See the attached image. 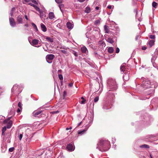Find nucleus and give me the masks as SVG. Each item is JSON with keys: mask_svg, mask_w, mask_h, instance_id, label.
I'll return each instance as SVG.
<instances>
[{"mask_svg": "<svg viewBox=\"0 0 158 158\" xmlns=\"http://www.w3.org/2000/svg\"><path fill=\"white\" fill-rule=\"evenodd\" d=\"M82 52L84 53L87 54L88 52L85 46H83L81 48Z\"/></svg>", "mask_w": 158, "mask_h": 158, "instance_id": "nucleus-13", "label": "nucleus"}, {"mask_svg": "<svg viewBox=\"0 0 158 158\" xmlns=\"http://www.w3.org/2000/svg\"><path fill=\"white\" fill-rule=\"evenodd\" d=\"M55 56L53 54H49L46 56V58L47 61L49 63H52V60L54 58Z\"/></svg>", "mask_w": 158, "mask_h": 158, "instance_id": "nucleus-6", "label": "nucleus"}, {"mask_svg": "<svg viewBox=\"0 0 158 158\" xmlns=\"http://www.w3.org/2000/svg\"><path fill=\"white\" fill-rule=\"evenodd\" d=\"M141 86L143 88L146 89L152 87L153 85L151 84V83L148 79H144L142 82Z\"/></svg>", "mask_w": 158, "mask_h": 158, "instance_id": "nucleus-4", "label": "nucleus"}, {"mask_svg": "<svg viewBox=\"0 0 158 158\" xmlns=\"http://www.w3.org/2000/svg\"><path fill=\"white\" fill-rule=\"evenodd\" d=\"M108 26L106 25H105L104 26V29L106 33H108L109 32V30L108 28Z\"/></svg>", "mask_w": 158, "mask_h": 158, "instance_id": "nucleus-28", "label": "nucleus"}, {"mask_svg": "<svg viewBox=\"0 0 158 158\" xmlns=\"http://www.w3.org/2000/svg\"><path fill=\"white\" fill-rule=\"evenodd\" d=\"M153 65L154 67L156 68L157 69H158V67L157 65H156V64H153Z\"/></svg>", "mask_w": 158, "mask_h": 158, "instance_id": "nucleus-56", "label": "nucleus"}, {"mask_svg": "<svg viewBox=\"0 0 158 158\" xmlns=\"http://www.w3.org/2000/svg\"><path fill=\"white\" fill-rule=\"evenodd\" d=\"M67 93L65 91H64L63 92V96L64 97L66 95Z\"/></svg>", "mask_w": 158, "mask_h": 158, "instance_id": "nucleus-53", "label": "nucleus"}, {"mask_svg": "<svg viewBox=\"0 0 158 158\" xmlns=\"http://www.w3.org/2000/svg\"><path fill=\"white\" fill-rule=\"evenodd\" d=\"M25 19L27 20H28V18H27V16L26 15H25Z\"/></svg>", "mask_w": 158, "mask_h": 158, "instance_id": "nucleus-62", "label": "nucleus"}, {"mask_svg": "<svg viewBox=\"0 0 158 158\" xmlns=\"http://www.w3.org/2000/svg\"><path fill=\"white\" fill-rule=\"evenodd\" d=\"M109 104L106 103L104 105L103 107V109H105V110H107V109H110V108H111V106L109 107Z\"/></svg>", "mask_w": 158, "mask_h": 158, "instance_id": "nucleus-20", "label": "nucleus"}, {"mask_svg": "<svg viewBox=\"0 0 158 158\" xmlns=\"http://www.w3.org/2000/svg\"><path fill=\"white\" fill-rule=\"evenodd\" d=\"M13 122L11 120H9L8 122L6 123L7 124V128L9 129L11 127L12 125Z\"/></svg>", "mask_w": 158, "mask_h": 158, "instance_id": "nucleus-14", "label": "nucleus"}, {"mask_svg": "<svg viewBox=\"0 0 158 158\" xmlns=\"http://www.w3.org/2000/svg\"><path fill=\"white\" fill-rule=\"evenodd\" d=\"M14 149V148L13 147L10 148L9 149V151L10 152H12L13 151Z\"/></svg>", "mask_w": 158, "mask_h": 158, "instance_id": "nucleus-47", "label": "nucleus"}, {"mask_svg": "<svg viewBox=\"0 0 158 158\" xmlns=\"http://www.w3.org/2000/svg\"><path fill=\"white\" fill-rule=\"evenodd\" d=\"M108 52L110 53H112L114 51V48L112 47H109L108 49Z\"/></svg>", "mask_w": 158, "mask_h": 158, "instance_id": "nucleus-26", "label": "nucleus"}, {"mask_svg": "<svg viewBox=\"0 0 158 158\" xmlns=\"http://www.w3.org/2000/svg\"><path fill=\"white\" fill-rule=\"evenodd\" d=\"M121 71L122 72H124L126 71L127 70L126 68V67L124 66V64H123L120 67Z\"/></svg>", "mask_w": 158, "mask_h": 158, "instance_id": "nucleus-21", "label": "nucleus"}, {"mask_svg": "<svg viewBox=\"0 0 158 158\" xmlns=\"http://www.w3.org/2000/svg\"><path fill=\"white\" fill-rule=\"evenodd\" d=\"M85 0H78V1L81 2H84Z\"/></svg>", "mask_w": 158, "mask_h": 158, "instance_id": "nucleus-61", "label": "nucleus"}, {"mask_svg": "<svg viewBox=\"0 0 158 158\" xmlns=\"http://www.w3.org/2000/svg\"><path fill=\"white\" fill-rule=\"evenodd\" d=\"M95 9L97 10H98L99 9V7L98 6H96L95 8Z\"/></svg>", "mask_w": 158, "mask_h": 158, "instance_id": "nucleus-64", "label": "nucleus"}, {"mask_svg": "<svg viewBox=\"0 0 158 158\" xmlns=\"http://www.w3.org/2000/svg\"><path fill=\"white\" fill-rule=\"evenodd\" d=\"M139 37V36L137 35L135 38L136 40H138Z\"/></svg>", "mask_w": 158, "mask_h": 158, "instance_id": "nucleus-59", "label": "nucleus"}, {"mask_svg": "<svg viewBox=\"0 0 158 158\" xmlns=\"http://www.w3.org/2000/svg\"><path fill=\"white\" fill-rule=\"evenodd\" d=\"M73 83H70L69 85V87H72L73 86Z\"/></svg>", "mask_w": 158, "mask_h": 158, "instance_id": "nucleus-54", "label": "nucleus"}, {"mask_svg": "<svg viewBox=\"0 0 158 158\" xmlns=\"http://www.w3.org/2000/svg\"><path fill=\"white\" fill-rule=\"evenodd\" d=\"M31 24L32 26L35 29V30L37 31H38L37 28L35 24L33 23H32Z\"/></svg>", "mask_w": 158, "mask_h": 158, "instance_id": "nucleus-34", "label": "nucleus"}, {"mask_svg": "<svg viewBox=\"0 0 158 158\" xmlns=\"http://www.w3.org/2000/svg\"><path fill=\"white\" fill-rule=\"evenodd\" d=\"M149 38L151 39H154L155 38V36L154 35H151L149 36Z\"/></svg>", "mask_w": 158, "mask_h": 158, "instance_id": "nucleus-45", "label": "nucleus"}, {"mask_svg": "<svg viewBox=\"0 0 158 158\" xmlns=\"http://www.w3.org/2000/svg\"><path fill=\"white\" fill-rule=\"evenodd\" d=\"M6 126H4L2 129V135L3 136H5V131H6L7 128Z\"/></svg>", "mask_w": 158, "mask_h": 158, "instance_id": "nucleus-25", "label": "nucleus"}, {"mask_svg": "<svg viewBox=\"0 0 158 158\" xmlns=\"http://www.w3.org/2000/svg\"><path fill=\"white\" fill-rule=\"evenodd\" d=\"M140 148H149V147L148 145L146 144H143L140 146Z\"/></svg>", "mask_w": 158, "mask_h": 158, "instance_id": "nucleus-29", "label": "nucleus"}, {"mask_svg": "<svg viewBox=\"0 0 158 158\" xmlns=\"http://www.w3.org/2000/svg\"><path fill=\"white\" fill-rule=\"evenodd\" d=\"M29 41L31 45L35 46V45H37L38 44L39 41L38 40L35 39L32 40L31 42H30Z\"/></svg>", "mask_w": 158, "mask_h": 158, "instance_id": "nucleus-11", "label": "nucleus"}, {"mask_svg": "<svg viewBox=\"0 0 158 158\" xmlns=\"http://www.w3.org/2000/svg\"><path fill=\"white\" fill-rule=\"evenodd\" d=\"M59 7L60 10L62 11V9L61 8H63L64 6V5L63 4H59Z\"/></svg>", "mask_w": 158, "mask_h": 158, "instance_id": "nucleus-37", "label": "nucleus"}, {"mask_svg": "<svg viewBox=\"0 0 158 158\" xmlns=\"http://www.w3.org/2000/svg\"><path fill=\"white\" fill-rule=\"evenodd\" d=\"M107 7L109 9H113L114 6H111L110 5H109L107 6Z\"/></svg>", "mask_w": 158, "mask_h": 158, "instance_id": "nucleus-38", "label": "nucleus"}, {"mask_svg": "<svg viewBox=\"0 0 158 158\" xmlns=\"http://www.w3.org/2000/svg\"><path fill=\"white\" fill-rule=\"evenodd\" d=\"M154 41L153 40H151L149 42V45L150 47H151L154 45Z\"/></svg>", "mask_w": 158, "mask_h": 158, "instance_id": "nucleus-30", "label": "nucleus"}, {"mask_svg": "<svg viewBox=\"0 0 158 158\" xmlns=\"http://www.w3.org/2000/svg\"><path fill=\"white\" fill-rule=\"evenodd\" d=\"M88 120L87 121L88 124H87V128L86 130H84L81 131H79L78 132V134L81 135H82L84 134L85 131H87V129L92 124L93 119H94V116L93 114H91L90 116L88 117Z\"/></svg>", "mask_w": 158, "mask_h": 158, "instance_id": "nucleus-3", "label": "nucleus"}, {"mask_svg": "<svg viewBox=\"0 0 158 158\" xmlns=\"http://www.w3.org/2000/svg\"><path fill=\"white\" fill-rule=\"evenodd\" d=\"M15 8L13 7L12 8L10 11V15L11 16H12L13 15L14 12L15 10Z\"/></svg>", "mask_w": 158, "mask_h": 158, "instance_id": "nucleus-27", "label": "nucleus"}, {"mask_svg": "<svg viewBox=\"0 0 158 158\" xmlns=\"http://www.w3.org/2000/svg\"><path fill=\"white\" fill-rule=\"evenodd\" d=\"M56 27L59 28H61L62 27L60 23L56 25Z\"/></svg>", "mask_w": 158, "mask_h": 158, "instance_id": "nucleus-49", "label": "nucleus"}, {"mask_svg": "<svg viewBox=\"0 0 158 158\" xmlns=\"http://www.w3.org/2000/svg\"><path fill=\"white\" fill-rule=\"evenodd\" d=\"M40 26L41 30L45 32L47 31V28L44 24L42 23H41L40 24Z\"/></svg>", "mask_w": 158, "mask_h": 158, "instance_id": "nucleus-16", "label": "nucleus"}, {"mask_svg": "<svg viewBox=\"0 0 158 158\" xmlns=\"http://www.w3.org/2000/svg\"><path fill=\"white\" fill-rule=\"evenodd\" d=\"M99 44L100 45V46H102V47H105L106 46V44L105 42L102 41H100L99 42Z\"/></svg>", "mask_w": 158, "mask_h": 158, "instance_id": "nucleus-31", "label": "nucleus"}, {"mask_svg": "<svg viewBox=\"0 0 158 158\" xmlns=\"http://www.w3.org/2000/svg\"><path fill=\"white\" fill-rule=\"evenodd\" d=\"M155 101L156 102V106H158V98H154L151 101L152 106H153V105H152V104Z\"/></svg>", "mask_w": 158, "mask_h": 158, "instance_id": "nucleus-23", "label": "nucleus"}, {"mask_svg": "<svg viewBox=\"0 0 158 158\" xmlns=\"http://www.w3.org/2000/svg\"><path fill=\"white\" fill-rule=\"evenodd\" d=\"M59 78L60 80H62L63 79V77L62 75L59 74L58 75Z\"/></svg>", "mask_w": 158, "mask_h": 158, "instance_id": "nucleus-40", "label": "nucleus"}, {"mask_svg": "<svg viewBox=\"0 0 158 158\" xmlns=\"http://www.w3.org/2000/svg\"><path fill=\"white\" fill-rule=\"evenodd\" d=\"M66 148L68 151L72 152L74 150L75 147L72 144L69 143L67 145Z\"/></svg>", "mask_w": 158, "mask_h": 158, "instance_id": "nucleus-8", "label": "nucleus"}, {"mask_svg": "<svg viewBox=\"0 0 158 158\" xmlns=\"http://www.w3.org/2000/svg\"><path fill=\"white\" fill-rule=\"evenodd\" d=\"M66 26L69 29H72L73 28V25L70 22H68L67 23Z\"/></svg>", "mask_w": 158, "mask_h": 158, "instance_id": "nucleus-18", "label": "nucleus"}, {"mask_svg": "<svg viewBox=\"0 0 158 158\" xmlns=\"http://www.w3.org/2000/svg\"><path fill=\"white\" fill-rule=\"evenodd\" d=\"M61 52L64 54H67V51L65 50H61Z\"/></svg>", "mask_w": 158, "mask_h": 158, "instance_id": "nucleus-52", "label": "nucleus"}, {"mask_svg": "<svg viewBox=\"0 0 158 158\" xmlns=\"http://www.w3.org/2000/svg\"><path fill=\"white\" fill-rule=\"evenodd\" d=\"M106 40L107 42L110 44H112L114 42V41L113 40L112 38L109 37H106Z\"/></svg>", "mask_w": 158, "mask_h": 158, "instance_id": "nucleus-17", "label": "nucleus"}, {"mask_svg": "<svg viewBox=\"0 0 158 158\" xmlns=\"http://www.w3.org/2000/svg\"><path fill=\"white\" fill-rule=\"evenodd\" d=\"M20 109H21L20 108H18L17 110V113H19L20 111H21V110Z\"/></svg>", "mask_w": 158, "mask_h": 158, "instance_id": "nucleus-55", "label": "nucleus"}, {"mask_svg": "<svg viewBox=\"0 0 158 158\" xmlns=\"http://www.w3.org/2000/svg\"><path fill=\"white\" fill-rule=\"evenodd\" d=\"M9 21L10 25L11 27H14L15 26L16 23L13 18L12 17L10 18H9Z\"/></svg>", "mask_w": 158, "mask_h": 158, "instance_id": "nucleus-9", "label": "nucleus"}, {"mask_svg": "<svg viewBox=\"0 0 158 158\" xmlns=\"http://www.w3.org/2000/svg\"><path fill=\"white\" fill-rule=\"evenodd\" d=\"M107 88L109 92L116 90L117 86L115 80L112 79H109L107 81Z\"/></svg>", "mask_w": 158, "mask_h": 158, "instance_id": "nucleus-2", "label": "nucleus"}, {"mask_svg": "<svg viewBox=\"0 0 158 158\" xmlns=\"http://www.w3.org/2000/svg\"><path fill=\"white\" fill-rule=\"evenodd\" d=\"M46 41H47L49 42L52 43L53 42V39L52 38L49 37H45Z\"/></svg>", "mask_w": 158, "mask_h": 158, "instance_id": "nucleus-24", "label": "nucleus"}, {"mask_svg": "<svg viewBox=\"0 0 158 158\" xmlns=\"http://www.w3.org/2000/svg\"><path fill=\"white\" fill-rule=\"evenodd\" d=\"M48 17L49 19H52L55 17L54 13L52 12H51L49 13Z\"/></svg>", "mask_w": 158, "mask_h": 158, "instance_id": "nucleus-19", "label": "nucleus"}, {"mask_svg": "<svg viewBox=\"0 0 158 158\" xmlns=\"http://www.w3.org/2000/svg\"><path fill=\"white\" fill-rule=\"evenodd\" d=\"M24 26L26 27H28L29 26V25L27 23L24 25Z\"/></svg>", "mask_w": 158, "mask_h": 158, "instance_id": "nucleus-60", "label": "nucleus"}, {"mask_svg": "<svg viewBox=\"0 0 158 158\" xmlns=\"http://www.w3.org/2000/svg\"><path fill=\"white\" fill-rule=\"evenodd\" d=\"M16 20L19 24H22L23 23V19L21 15L18 16L16 18Z\"/></svg>", "mask_w": 158, "mask_h": 158, "instance_id": "nucleus-10", "label": "nucleus"}, {"mask_svg": "<svg viewBox=\"0 0 158 158\" xmlns=\"http://www.w3.org/2000/svg\"><path fill=\"white\" fill-rule=\"evenodd\" d=\"M146 48H147L145 46L143 47L142 48V49L143 50H145L146 49Z\"/></svg>", "mask_w": 158, "mask_h": 158, "instance_id": "nucleus-58", "label": "nucleus"}, {"mask_svg": "<svg viewBox=\"0 0 158 158\" xmlns=\"http://www.w3.org/2000/svg\"><path fill=\"white\" fill-rule=\"evenodd\" d=\"M100 21L99 20H96V21H95V24L96 25H97V24H99L100 23Z\"/></svg>", "mask_w": 158, "mask_h": 158, "instance_id": "nucleus-46", "label": "nucleus"}, {"mask_svg": "<svg viewBox=\"0 0 158 158\" xmlns=\"http://www.w3.org/2000/svg\"><path fill=\"white\" fill-rule=\"evenodd\" d=\"M32 137L29 138H28V139H26V143L27 144H29L31 142V139Z\"/></svg>", "mask_w": 158, "mask_h": 158, "instance_id": "nucleus-32", "label": "nucleus"}, {"mask_svg": "<svg viewBox=\"0 0 158 158\" xmlns=\"http://www.w3.org/2000/svg\"><path fill=\"white\" fill-rule=\"evenodd\" d=\"M157 3L156 2H153L152 3V6L153 7L156 8L157 7Z\"/></svg>", "mask_w": 158, "mask_h": 158, "instance_id": "nucleus-35", "label": "nucleus"}, {"mask_svg": "<svg viewBox=\"0 0 158 158\" xmlns=\"http://www.w3.org/2000/svg\"><path fill=\"white\" fill-rule=\"evenodd\" d=\"M31 1L34 4H37V2L36 1V0H31Z\"/></svg>", "mask_w": 158, "mask_h": 158, "instance_id": "nucleus-50", "label": "nucleus"}, {"mask_svg": "<svg viewBox=\"0 0 158 158\" xmlns=\"http://www.w3.org/2000/svg\"><path fill=\"white\" fill-rule=\"evenodd\" d=\"M63 0H55L56 2L58 3L62 2Z\"/></svg>", "mask_w": 158, "mask_h": 158, "instance_id": "nucleus-44", "label": "nucleus"}, {"mask_svg": "<svg viewBox=\"0 0 158 158\" xmlns=\"http://www.w3.org/2000/svg\"><path fill=\"white\" fill-rule=\"evenodd\" d=\"M23 134H20L19 136V140H21L22 139V138L23 137Z\"/></svg>", "mask_w": 158, "mask_h": 158, "instance_id": "nucleus-42", "label": "nucleus"}, {"mask_svg": "<svg viewBox=\"0 0 158 158\" xmlns=\"http://www.w3.org/2000/svg\"><path fill=\"white\" fill-rule=\"evenodd\" d=\"M28 138L29 136L27 134H25V135H24V139H25V140L28 139Z\"/></svg>", "mask_w": 158, "mask_h": 158, "instance_id": "nucleus-41", "label": "nucleus"}, {"mask_svg": "<svg viewBox=\"0 0 158 158\" xmlns=\"http://www.w3.org/2000/svg\"><path fill=\"white\" fill-rule=\"evenodd\" d=\"M18 106L20 108V109H22V104L20 102H19L18 103Z\"/></svg>", "mask_w": 158, "mask_h": 158, "instance_id": "nucleus-43", "label": "nucleus"}, {"mask_svg": "<svg viewBox=\"0 0 158 158\" xmlns=\"http://www.w3.org/2000/svg\"><path fill=\"white\" fill-rule=\"evenodd\" d=\"M129 73H124V75L123 76V78L125 81H127L129 79Z\"/></svg>", "mask_w": 158, "mask_h": 158, "instance_id": "nucleus-15", "label": "nucleus"}, {"mask_svg": "<svg viewBox=\"0 0 158 158\" xmlns=\"http://www.w3.org/2000/svg\"><path fill=\"white\" fill-rule=\"evenodd\" d=\"M85 100H83L81 101V103L83 104H84L85 103Z\"/></svg>", "mask_w": 158, "mask_h": 158, "instance_id": "nucleus-57", "label": "nucleus"}, {"mask_svg": "<svg viewBox=\"0 0 158 158\" xmlns=\"http://www.w3.org/2000/svg\"><path fill=\"white\" fill-rule=\"evenodd\" d=\"M156 58V57L155 56H152L151 59L152 62L153 61L155 60Z\"/></svg>", "mask_w": 158, "mask_h": 158, "instance_id": "nucleus-48", "label": "nucleus"}, {"mask_svg": "<svg viewBox=\"0 0 158 158\" xmlns=\"http://www.w3.org/2000/svg\"><path fill=\"white\" fill-rule=\"evenodd\" d=\"M119 52V49L118 48H117L116 49L115 52L116 53H118Z\"/></svg>", "mask_w": 158, "mask_h": 158, "instance_id": "nucleus-51", "label": "nucleus"}, {"mask_svg": "<svg viewBox=\"0 0 158 158\" xmlns=\"http://www.w3.org/2000/svg\"><path fill=\"white\" fill-rule=\"evenodd\" d=\"M110 147V143L108 140H100L97 144V149L100 151H106L108 150Z\"/></svg>", "mask_w": 158, "mask_h": 158, "instance_id": "nucleus-1", "label": "nucleus"}, {"mask_svg": "<svg viewBox=\"0 0 158 158\" xmlns=\"http://www.w3.org/2000/svg\"><path fill=\"white\" fill-rule=\"evenodd\" d=\"M30 4L31 6L34 7L35 8V9L37 11H39L40 13V14L41 16V10L40 9V8L38 7V6H37L36 5H35L34 4H33L31 3H30Z\"/></svg>", "mask_w": 158, "mask_h": 158, "instance_id": "nucleus-12", "label": "nucleus"}, {"mask_svg": "<svg viewBox=\"0 0 158 158\" xmlns=\"http://www.w3.org/2000/svg\"><path fill=\"white\" fill-rule=\"evenodd\" d=\"M90 11V9L89 7H87L85 8V12L87 13H89Z\"/></svg>", "mask_w": 158, "mask_h": 158, "instance_id": "nucleus-33", "label": "nucleus"}, {"mask_svg": "<svg viewBox=\"0 0 158 158\" xmlns=\"http://www.w3.org/2000/svg\"><path fill=\"white\" fill-rule=\"evenodd\" d=\"M11 91L12 93H16V95H17L20 93L22 90L21 89H20V87L19 86L15 85L13 86L12 88Z\"/></svg>", "mask_w": 158, "mask_h": 158, "instance_id": "nucleus-5", "label": "nucleus"}, {"mask_svg": "<svg viewBox=\"0 0 158 158\" xmlns=\"http://www.w3.org/2000/svg\"><path fill=\"white\" fill-rule=\"evenodd\" d=\"M135 11L136 12V18H137V10H135Z\"/></svg>", "mask_w": 158, "mask_h": 158, "instance_id": "nucleus-63", "label": "nucleus"}, {"mask_svg": "<svg viewBox=\"0 0 158 158\" xmlns=\"http://www.w3.org/2000/svg\"><path fill=\"white\" fill-rule=\"evenodd\" d=\"M11 117L8 118L7 119H5L4 117L1 115L0 116V123H3L6 124L8 122L9 120L10 119Z\"/></svg>", "mask_w": 158, "mask_h": 158, "instance_id": "nucleus-7", "label": "nucleus"}, {"mask_svg": "<svg viewBox=\"0 0 158 158\" xmlns=\"http://www.w3.org/2000/svg\"><path fill=\"white\" fill-rule=\"evenodd\" d=\"M99 100V97L97 96L94 99V102H97Z\"/></svg>", "mask_w": 158, "mask_h": 158, "instance_id": "nucleus-39", "label": "nucleus"}, {"mask_svg": "<svg viewBox=\"0 0 158 158\" xmlns=\"http://www.w3.org/2000/svg\"><path fill=\"white\" fill-rule=\"evenodd\" d=\"M42 112V111H34L33 112V114L36 117L37 116L41 114Z\"/></svg>", "mask_w": 158, "mask_h": 158, "instance_id": "nucleus-22", "label": "nucleus"}, {"mask_svg": "<svg viewBox=\"0 0 158 158\" xmlns=\"http://www.w3.org/2000/svg\"><path fill=\"white\" fill-rule=\"evenodd\" d=\"M72 53L76 56V57H77L78 56V54L77 53V52L75 51H73L72 52Z\"/></svg>", "mask_w": 158, "mask_h": 158, "instance_id": "nucleus-36", "label": "nucleus"}]
</instances>
